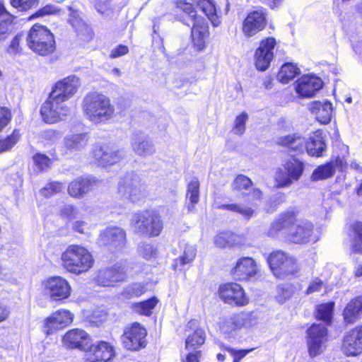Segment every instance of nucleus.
<instances>
[{
  "label": "nucleus",
  "instance_id": "f257e3e1",
  "mask_svg": "<svg viewBox=\"0 0 362 362\" xmlns=\"http://www.w3.org/2000/svg\"><path fill=\"white\" fill-rule=\"evenodd\" d=\"M80 85V79L76 76H69L55 83L40 109V114L45 122L56 123L69 114L70 109L66 101L74 96Z\"/></svg>",
  "mask_w": 362,
  "mask_h": 362
},
{
  "label": "nucleus",
  "instance_id": "f03ea898",
  "mask_svg": "<svg viewBox=\"0 0 362 362\" xmlns=\"http://www.w3.org/2000/svg\"><path fill=\"white\" fill-rule=\"evenodd\" d=\"M81 107L85 117L95 124H105L115 115V107L110 99L97 91L86 95Z\"/></svg>",
  "mask_w": 362,
  "mask_h": 362
},
{
  "label": "nucleus",
  "instance_id": "7ed1b4c3",
  "mask_svg": "<svg viewBox=\"0 0 362 362\" xmlns=\"http://www.w3.org/2000/svg\"><path fill=\"white\" fill-rule=\"evenodd\" d=\"M177 6L184 13L180 21L187 26L192 25V42L199 49H202L204 47L205 40L209 33L207 21L204 17L198 16L193 6L189 3L179 1Z\"/></svg>",
  "mask_w": 362,
  "mask_h": 362
},
{
  "label": "nucleus",
  "instance_id": "20e7f679",
  "mask_svg": "<svg viewBox=\"0 0 362 362\" xmlns=\"http://www.w3.org/2000/svg\"><path fill=\"white\" fill-rule=\"evenodd\" d=\"M62 266L69 272L80 274L93 267L94 259L91 253L80 245L67 247L61 257Z\"/></svg>",
  "mask_w": 362,
  "mask_h": 362
},
{
  "label": "nucleus",
  "instance_id": "39448f33",
  "mask_svg": "<svg viewBox=\"0 0 362 362\" xmlns=\"http://www.w3.org/2000/svg\"><path fill=\"white\" fill-rule=\"evenodd\" d=\"M130 226L134 233L149 238L158 236L163 228L160 215L148 210L134 214Z\"/></svg>",
  "mask_w": 362,
  "mask_h": 362
},
{
  "label": "nucleus",
  "instance_id": "423d86ee",
  "mask_svg": "<svg viewBox=\"0 0 362 362\" xmlns=\"http://www.w3.org/2000/svg\"><path fill=\"white\" fill-rule=\"evenodd\" d=\"M117 193L121 198L137 202L148 194L147 187L142 178L135 173H128L118 182Z\"/></svg>",
  "mask_w": 362,
  "mask_h": 362
},
{
  "label": "nucleus",
  "instance_id": "0eeeda50",
  "mask_svg": "<svg viewBox=\"0 0 362 362\" xmlns=\"http://www.w3.org/2000/svg\"><path fill=\"white\" fill-rule=\"evenodd\" d=\"M30 49L40 55L52 54L55 49L53 34L45 27L35 24L30 30L26 38Z\"/></svg>",
  "mask_w": 362,
  "mask_h": 362
},
{
  "label": "nucleus",
  "instance_id": "6e6552de",
  "mask_svg": "<svg viewBox=\"0 0 362 362\" xmlns=\"http://www.w3.org/2000/svg\"><path fill=\"white\" fill-rule=\"evenodd\" d=\"M304 163L291 158L284 162L281 168L276 169L274 180L278 187L284 188L298 181L304 172Z\"/></svg>",
  "mask_w": 362,
  "mask_h": 362
},
{
  "label": "nucleus",
  "instance_id": "1a4fd4ad",
  "mask_svg": "<svg viewBox=\"0 0 362 362\" xmlns=\"http://www.w3.org/2000/svg\"><path fill=\"white\" fill-rule=\"evenodd\" d=\"M267 262L273 274L278 278H284L297 271L296 259L281 250L271 253Z\"/></svg>",
  "mask_w": 362,
  "mask_h": 362
},
{
  "label": "nucleus",
  "instance_id": "9d476101",
  "mask_svg": "<svg viewBox=\"0 0 362 362\" xmlns=\"http://www.w3.org/2000/svg\"><path fill=\"white\" fill-rule=\"evenodd\" d=\"M127 235L124 229L117 226H110L104 229L98 238L100 246L106 247L112 252L123 249L126 245Z\"/></svg>",
  "mask_w": 362,
  "mask_h": 362
},
{
  "label": "nucleus",
  "instance_id": "9b49d317",
  "mask_svg": "<svg viewBox=\"0 0 362 362\" xmlns=\"http://www.w3.org/2000/svg\"><path fill=\"white\" fill-rule=\"evenodd\" d=\"M147 332L139 323L134 322L127 327L122 335L124 346L129 350H139L146 346Z\"/></svg>",
  "mask_w": 362,
  "mask_h": 362
},
{
  "label": "nucleus",
  "instance_id": "f8f14e48",
  "mask_svg": "<svg viewBox=\"0 0 362 362\" xmlns=\"http://www.w3.org/2000/svg\"><path fill=\"white\" fill-rule=\"evenodd\" d=\"M307 334L309 354L311 357H315L323 351V345L327 337V328L322 324H313L308 329Z\"/></svg>",
  "mask_w": 362,
  "mask_h": 362
},
{
  "label": "nucleus",
  "instance_id": "ddd939ff",
  "mask_svg": "<svg viewBox=\"0 0 362 362\" xmlns=\"http://www.w3.org/2000/svg\"><path fill=\"white\" fill-rule=\"evenodd\" d=\"M45 292L54 300L66 299L71 295L69 282L61 276H53L44 281Z\"/></svg>",
  "mask_w": 362,
  "mask_h": 362
},
{
  "label": "nucleus",
  "instance_id": "4468645a",
  "mask_svg": "<svg viewBox=\"0 0 362 362\" xmlns=\"http://www.w3.org/2000/svg\"><path fill=\"white\" fill-rule=\"evenodd\" d=\"M125 277V265L117 263L111 267L99 270L95 280L100 286H112L115 283L123 281Z\"/></svg>",
  "mask_w": 362,
  "mask_h": 362
},
{
  "label": "nucleus",
  "instance_id": "2eb2a0df",
  "mask_svg": "<svg viewBox=\"0 0 362 362\" xmlns=\"http://www.w3.org/2000/svg\"><path fill=\"white\" fill-rule=\"evenodd\" d=\"M298 223L296 213L293 210H288L279 214V217L271 223L267 234L272 237L277 235L279 233L288 235L291 229H293Z\"/></svg>",
  "mask_w": 362,
  "mask_h": 362
},
{
  "label": "nucleus",
  "instance_id": "dca6fc26",
  "mask_svg": "<svg viewBox=\"0 0 362 362\" xmlns=\"http://www.w3.org/2000/svg\"><path fill=\"white\" fill-rule=\"evenodd\" d=\"M341 349L347 356H356L362 353V325L344 335Z\"/></svg>",
  "mask_w": 362,
  "mask_h": 362
},
{
  "label": "nucleus",
  "instance_id": "f3484780",
  "mask_svg": "<svg viewBox=\"0 0 362 362\" xmlns=\"http://www.w3.org/2000/svg\"><path fill=\"white\" fill-rule=\"evenodd\" d=\"M265 9L259 8L250 12L243 23V33L248 37L262 30L266 26Z\"/></svg>",
  "mask_w": 362,
  "mask_h": 362
},
{
  "label": "nucleus",
  "instance_id": "a211bd4d",
  "mask_svg": "<svg viewBox=\"0 0 362 362\" xmlns=\"http://www.w3.org/2000/svg\"><path fill=\"white\" fill-rule=\"evenodd\" d=\"M91 343L89 334L83 329H73L62 338V344L68 349H76L86 351Z\"/></svg>",
  "mask_w": 362,
  "mask_h": 362
},
{
  "label": "nucleus",
  "instance_id": "6ab92c4d",
  "mask_svg": "<svg viewBox=\"0 0 362 362\" xmlns=\"http://www.w3.org/2000/svg\"><path fill=\"white\" fill-rule=\"evenodd\" d=\"M86 353L89 362H107L115 356L113 346L105 341L90 344Z\"/></svg>",
  "mask_w": 362,
  "mask_h": 362
},
{
  "label": "nucleus",
  "instance_id": "aec40b11",
  "mask_svg": "<svg viewBox=\"0 0 362 362\" xmlns=\"http://www.w3.org/2000/svg\"><path fill=\"white\" fill-rule=\"evenodd\" d=\"M219 295L221 298L228 304L245 305L247 303L243 289L238 284L229 283L221 286Z\"/></svg>",
  "mask_w": 362,
  "mask_h": 362
},
{
  "label": "nucleus",
  "instance_id": "412c9836",
  "mask_svg": "<svg viewBox=\"0 0 362 362\" xmlns=\"http://www.w3.org/2000/svg\"><path fill=\"white\" fill-rule=\"evenodd\" d=\"M74 315L67 310L59 309L45 320V332L48 335L63 329L73 321Z\"/></svg>",
  "mask_w": 362,
  "mask_h": 362
},
{
  "label": "nucleus",
  "instance_id": "4be33fe9",
  "mask_svg": "<svg viewBox=\"0 0 362 362\" xmlns=\"http://www.w3.org/2000/svg\"><path fill=\"white\" fill-rule=\"evenodd\" d=\"M93 156L99 165L105 166L118 163L124 158V152L108 146H95L93 150Z\"/></svg>",
  "mask_w": 362,
  "mask_h": 362
},
{
  "label": "nucleus",
  "instance_id": "5701e85b",
  "mask_svg": "<svg viewBox=\"0 0 362 362\" xmlns=\"http://www.w3.org/2000/svg\"><path fill=\"white\" fill-rule=\"evenodd\" d=\"M258 271L256 262L251 257L240 258L232 269V274L237 280H247L255 276Z\"/></svg>",
  "mask_w": 362,
  "mask_h": 362
},
{
  "label": "nucleus",
  "instance_id": "b1692460",
  "mask_svg": "<svg viewBox=\"0 0 362 362\" xmlns=\"http://www.w3.org/2000/svg\"><path fill=\"white\" fill-rule=\"evenodd\" d=\"M322 87V80L315 76L305 75L297 81L296 90L304 98L313 97Z\"/></svg>",
  "mask_w": 362,
  "mask_h": 362
},
{
  "label": "nucleus",
  "instance_id": "393cba45",
  "mask_svg": "<svg viewBox=\"0 0 362 362\" xmlns=\"http://www.w3.org/2000/svg\"><path fill=\"white\" fill-rule=\"evenodd\" d=\"M313 230V225L310 221H300L293 229H291L287 237L290 241L294 243H306L311 240Z\"/></svg>",
  "mask_w": 362,
  "mask_h": 362
},
{
  "label": "nucleus",
  "instance_id": "a878e982",
  "mask_svg": "<svg viewBox=\"0 0 362 362\" xmlns=\"http://www.w3.org/2000/svg\"><path fill=\"white\" fill-rule=\"evenodd\" d=\"M249 315L245 313L223 317L220 322L219 327L223 332L230 333L236 329L247 325Z\"/></svg>",
  "mask_w": 362,
  "mask_h": 362
},
{
  "label": "nucleus",
  "instance_id": "bb28decb",
  "mask_svg": "<svg viewBox=\"0 0 362 362\" xmlns=\"http://www.w3.org/2000/svg\"><path fill=\"white\" fill-rule=\"evenodd\" d=\"M310 111L315 115L317 121L321 124H328L332 115V104L327 101H313L310 104Z\"/></svg>",
  "mask_w": 362,
  "mask_h": 362
},
{
  "label": "nucleus",
  "instance_id": "cd10ccee",
  "mask_svg": "<svg viewBox=\"0 0 362 362\" xmlns=\"http://www.w3.org/2000/svg\"><path fill=\"white\" fill-rule=\"evenodd\" d=\"M88 144L86 134H74L66 136L64 139V155L76 153L85 148Z\"/></svg>",
  "mask_w": 362,
  "mask_h": 362
},
{
  "label": "nucleus",
  "instance_id": "c85d7f7f",
  "mask_svg": "<svg viewBox=\"0 0 362 362\" xmlns=\"http://www.w3.org/2000/svg\"><path fill=\"white\" fill-rule=\"evenodd\" d=\"M134 152L138 156L146 157L155 153L153 144L144 135H136L132 141Z\"/></svg>",
  "mask_w": 362,
  "mask_h": 362
},
{
  "label": "nucleus",
  "instance_id": "c756f323",
  "mask_svg": "<svg viewBox=\"0 0 362 362\" xmlns=\"http://www.w3.org/2000/svg\"><path fill=\"white\" fill-rule=\"evenodd\" d=\"M95 182V180L88 178H77L69 184L68 187L69 194L73 197H82L85 194L90 190Z\"/></svg>",
  "mask_w": 362,
  "mask_h": 362
},
{
  "label": "nucleus",
  "instance_id": "7c9ffc66",
  "mask_svg": "<svg viewBox=\"0 0 362 362\" xmlns=\"http://www.w3.org/2000/svg\"><path fill=\"white\" fill-rule=\"evenodd\" d=\"M362 315V296L351 300L344 310V319L346 323H354Z\"/></svg>",
  "mask_w": 362,
  "mask_h": 362
},
{
  "label": "nucleus",
  "instance_id": "2f4dec72",
  "mask_svg": "<svg viewBox=\"0 0 362 362\" xmlns=\"http://www.w3.org/2000/svg\"><path fill=\"white\" fill-rule=\"evenodd\" d=\"M326 150V144L320 133H315L306 141V151L311 156L320 157Z\"/></svg>",
  "mask_w": 362,
  "mask_h": 362
},
{
  "label": "nucleus",
  "instance_id": "473e14b6",
  "mask_svg": "<svg viewBox=\"0 0 362 362\" xmlns=\"http://www.w3.org/2000/svg\"><path fill=\"white\" fill-rule=\"evenodd\" d=\"M278 143L281 146H285L296 152H302L304 148L306 149L305 139L296 134L281 136L278 139Z\"/></svg>",
  "mask_w": 362,
  "mask_h": 362
},
{
  "label": "nucleus",
  "instance_id": "72a5a7b5",
  "mask_svg": "<svg viewBox=\"0 0 362 362\" xmlns=\"http://www.w3.org/2000/svg\"><path fill=\"white\" fill-rule=\"evenodd\" d=\"M349 235L354 252L362 254V222L356 221L351 223Z\"/></svg>",
  "mask_w": 362,
  "mask_h": 362
},
{
  "label": "nucleus",
  "instance_id": "f704fd0d",
  "mask_svg": "<svg viewBox=\"0 0 362 362\" xmlns=\"http://www.w3.org/2000/svg\"><path fill=\"white\" fill-rule=\"evenodd\" d=\"M199 187L200 184L197 177H194L187 185V198L189 202L186 204L188 212H192L195 205L199 201Z\"/></svg>",
  "mask_w": 362,
  "mask_h": 362
},
{
  "label": "nucleus",
  "instance_id": "c9c22d12",
  "mask_svg": "<svg viewBox=\"0 0 362 362\" xmlns=\"http://www.w3.org/2000/svg\"><path fill=\"white\" fill-rule=\"evenodd\" d=\"M13 16L0 4V41L4 40L12 31Z\"/></svg>",
  "mask_w": 362,
  "mask_h": 362
},
{
  "label": "nucleus",
  "instance_id": "e433bc0d",
  "mask_svg": "<svg viewBox=\"0 0 362 362\" xmlns=\"http://www.w3.org/2000/svg\"><path fill=\"white\" fill-rule=\"evenodd\" d=\"M192 1L200 7L214 26L216 27L220 24L212 0H192Z\"/></svg>",
  "mask_w": 362,
  "mask_h": 362
},
{
  "label": "nucleus",
  "instance_id": "4c0bfd02",
  "mask_svg": "<svg viewBox=\"0 0 362 362\" xmlns=\"http://www.w3.org/2000/svg\"><path fill=\"white\" fill-rule=\"evenodd\" d=\"M197 249L194 245H186L183 253L178 258L175 259L173 267L174 269L179 268L182 269V267L191 263L195 258Z\"/></svg>",
  "mask_w": 362,
  "mask_h": 362
},
{
  "label": "nucleus",
  "instance_id": "58836bf2",
  "mask_svg": "<svg viewBox=\"0 0 362 362\" xmlns=\"http://www.w3.org/2000/svg\"><path fill=\"white\" fill-rule=\"evenodd\" d=\"M300 74V69L292 63H286L281 67L278 73V80L282 83H288L296 76Z\"/></svg>",
  "mask_w": 362,
  "mask_h": 362
},
{
  "label": "nucleus",
  "instance_id": "ea45409f",
  "mask_svg": "<svg viewBox=\"0 0 362 362\" xmlns=\"http://www.w3.org/2000/svg\"><path fill=\"white\" fill-rule=\"evenodd\" d=\"M334 166L332 163H327L315 168L312 175L311 180L317 181L328 179L334 175Z\"/></svg>",
  "mask_w": 362,
  "mask_h": 362
},
{
  "label": "nucleus",
  "instance_id": "a19ab883",
  "mask_svg": "<svg viewBox=\"0 0 362 362\" xmlns=\"http://www.w3.org/2000/svg\"><path fill=\"white\" fill-rule=\"evenodd\" d=\"M296 288L291 284H282L276 288V299L279 303H284L289 300L296 293Z\"/></svg>",
  "mask_w": 362,
  "mask_h": 362
},
{
  "label": "nucleus",
  "instance_id": "79ce46f5",
  "mask_svg": "<svg viewBox=\"0 0 362 362\" xmlns=\"http://www.w3.org/2000/svg\"><path fill=\"white\" fill-rule=\"evenodd\" d=\"M146 291L145 286L141 283H133L124 288L121 296L124 298L131 299L139 297Z\"/></svg>",
  "mask_w": 362,
  "mask_h": 362
},
{
  "label": "nucleus",
  "instance_id": "37998d69",
  "mask_svg": "<svg viewBox=\"0 0 362 362\" xmlns=\"http://www.w3.org/2000/svg\"><path fill=\"white\" fill-rule=\"evenodd\" d=\"M205 341V334L202 329L197 328L192 334L187 337L185 341L186 348L197 349Z\"/></svg>",
  "mask_w": 362,
  "mask_h": 362
},
{
  "label": "nucleus",
  "instance_id": "c03bdc74",
  "mask_svg": "<svg viewBox=\"0 0 362 362\" xmlns=\"http://www.w3.org/2000/svg\"><path fill=\"white\" fill-rule=\"evenodd\" d=\"M157 303L158 300L156 298H152L143 302L134 303L132 305V309L140 315L148 316L151 314V310L155 308Z\"/></svg>",
  "mask_w": 362,
  "mask_h": 362
},
{
  "label": "nucleus",
  "instance_id": "a18cd8bd",
  "mask_svg": "<svg viewBox=\"0 0 362 362\" xmlns=\"http://www.w3.org/2000/svg\"><path fill=\"white\" fill-rule=\"evenodd\" d=\"M334 307V303L333 302H329L318 305L317 307L316 317L323 320L327 324L330 323Z\"/></svg>",
  "mask_w": 362,
  "mask_h": 362
},
{
  "label": "nucleus",
  "instance_id": "49530a36",
  "mask_svg": "<svg viewBox=\"0 0 362 362\" xmlns=\"http://www.w3.org/2000/svg\"><path fill=\"white\" fill-rule=\"evenodd\" d=\"M218 209L237 212L247 219H250L254 214V210L248 206H242L238 204H222L218 206Z\"/></svg>",
  "mask_w": 362,
  "mask_h": 362
},
{
  "label": "nucleus",
  "instance_id": "de8ad7c7",
  "mask_svg": "<svg viewBox=\"0 0 362 362\" xmlns=\"http://www.w3.org/2000/svg\"><path fill=\"white\" fill-rule=\"evenodd\" d=\"M255 66L259 71H264L267 70L273 57L271 55L262 53L261 50H256L255 54Z\"/></svg>",
  "mask_w": 362,
  "mask_h": 362
},
{
  "label": "nucleus",
  "instance_id": "09e8293b",
  "mask_svg": "<svg viewBox=\"0 0 362 362\" xmlns=\"http://www.w3.org/2000/svg\"><path fill=\"white\" fill-rule=\"evenodd\" d=\"M71 13L69 15V22L71 26L78 33H81L87 29V25L81 18L80 13L77 11H72L71 8H69Z\"/></svg>",
  "mask_w": 362,
  "mask_h": 362
},
{
  "label": "nucleus",
  "instance_id": "8fccbe9b",
  "mask_svg": "<svg viewBox=\"0 0 362 362\" xmlns=\"http://www.w3.org/2000/svg\"><path fill=\"white\" fill-rule=\"evenodd\" d=\"M248 120V115L245 112H243L238 115L234 121V126L232 132L234 134L242 136L246 129V123Z\"/></svg>",
  "mask_w": 362,
  "mask_h": 362
},
{
  "label": "nucleus",
  "instance_id": "3c124183",
  "mask_svg": "<svg viewBox=\"0 0 362 362\" xmlns=\"http://www.w3.org/2000/svg\"><path fill=\"white\" fill-rule=\"evenodd\" d=\"M21 134L18 130L15 129L11 135L4 139L0 140V153L11 149L18 141Z\"/></svg>",
  "mask_w": 362,
  "mask_h": 362
},
{
  "label": "nucleus",
  "instance_id": "603ef678",
  "mask_svg": "<svg viewBox=\"0 0 362 362\" xmlns=\"http://www.w3.org/2000/svg\"><path fill=\"white\" fill-rule=\"evenodd\" d=\"M252 185L251 180L243 175H238L232 183V188L233 191L243 192V190H248Z\"/></svg>",
  "mask_w": 362,
  "mask_h": 362
},
{
  "label": "nucleus",
  "instance_id": "864d4df0",
  "mask_svg": "<svg viewBox=\"0 0 362 362\" xmlns=\"http://www.w3.org/2000/svg\"><path fill=\"white\" fill-rule=\"evenodd\" d=\"M276 43L274 37H266L260 42L259 47L257 50H261L262 53L270 54L274 58V49Z\"/></svg>",
  "mask_w": 362,
  "mask_h": 362
},
{
  "label": "nucleus",
  "instance_id": "5fc2aeb1",
  "mask_svg": "<svg viewBox=\"0 0 362 362\" xmlns=\"http://www.w3.org/2000/svg\"><path fill=\"white\" fill-rule=\"evenodd\" d=\"M138 252L143 258L149 259L156 256V249L149 243H141L139 245Z\"/></svg>",
  "mask_w": 362,
  "mask_h": 362
},
{
  "label": "nucleus",
  "instance_id": "6e6d98bb",
  "mask_svg": "<svg viewBox=\"0 0 362 362\" xmlns=\"http://www.w3.org/2000/svg\"><path fill=\"white\" fill-rule=\"evenodd\" d=\"M64 188L63 185L59 182H52L46 185V186L41 189V194L45 197H49L54 194H57L62 191Z\"/></svg>",
  "mask_w": 362,
  "mask_h": 362
},
{
  "label": "nucleus",
  "instance_id": "4d7b16f0",
  "mask_svg": "<svg viewBox=\"0 0 362 362\" xmlns=\"http://www.w3.org/2000/svg\"><path fill=\"white\" fill-rule=\"evenodd\" d=\"M11 5L19 11H27L37 4V0H11Z\"/></svg>",
  "mask_w": 362,
  "mask_h": 362
},
{
  "label": "nucleus",
  "instance_id": "13d9d810",
  "mask_svg": "<svg viewBox=\"0 0 362 362\" xmlns=\"http://www.w3.org/2000/svg\"><path fill=\"white\" fill-rule=\"evenodd\" d=\"M11 119V110L6 107H0V132L8 125Z\"/></svg>",
  "mask_w": 362,
  "mask_h": 362
},
{
  "label": "nucleus",
  "instance_id": "bf43d9fd",
  "mask_svg": "<svg viewBox=\"0 0 362 362\" xmlns=\"http://www.w3.org/2000/svg\"><path fill=\"white\" fill-rule=\"evenodd\" d=\"M33 160L41 170L47 168L51 163L50 159L46 155L40 153L35 155Z\"/></svg>",
  "mask_w": 362,
  "mask_h": 362
},
{
  "label": "nucleus",
  "instance_id": "052dcab7",
  "mask_svg": "<svg viewBox=\"0 0 362 362\" xmlns=\"http://www.w3.org/2000/svg\"><path fill=\"white\" fill-rule=\"evenodd\" d=\"M63 216L69 219H74L78 216V210L73 205L66 204L61 209Z\"/></svg>",
  "mask_w": 362,
  "mask_h": 362
},
{
  "label": "nucleus",
  "instance_id": "680f3d73",
  "mask_svg": "<svg viewBox=\"0 0 362 362\" xmlns=\"http://www.w3.org/2000/svg\"><path fill=\"white\" fill-rule=\"evenodd\" d=\"M23 35L22 33L17 34L12 40L10 45L7 49L8 53L11 54H16L20 52V41L23 39Z\"/></svg>",
  "mask_w": 362,
  "mask_h": 362
},
{
  "label": "nucleus",
  "instance_id": "e2e57ef3",
  "mask_svg": "<svg viewBox=\"0 0 362 362\" xmlns=\"http://www.w3.org/2000/svg\"><path fill=\"white\" fill-rule=\"evenodd\" d=\"M323 286V281L318 278H315L310 283L308 288L305 291V294L310 295L315 292H319L321 291Z\"/></svg>",
  "mask_w": 362,
  "mask_h": 362
},
{
  "label": "nucleus",
  "instance_id": "0e129e2a",
  "mask_svg": "<svg viewBox=\"0 0 362 362\" xmlns=\"http://www.w3.org/2000/svg\"><path fill=\"white\" fill-rule=\"evenodd\" d=\"M226 350L233 357V362H240L250 351L249 349L236 350L232 348H227Z\"/></svg>",
  "mask_w": 362,
  "mask_h": 362
},
{
  "label": "nucleus",
  "instance_id": "69168bd1",
  "mask_svg": "<svg viewBox=\"0 0 362 362\" xmlns=\"http://www.w3.org/2000/svg\"><path fill=\"white\" fill-rule=\"evenodd\" d=\"M42 137L51 143H54L61 138V134L58 131L47 129L42 132Z\"/></svg>",
  "mask_w": 362,
  "mask_h": 362
},
{
  "label": "nucleus",
  "instance_id": "338daca9",
  "mask_svg": "<svg viewBox=\"0 0 362 362\" xmlns=\"http://www.w3.org/2000/svg\"><path fill=\"white\" fill-rule=\"evenodd\" d=\"M214 243L220 247H226L230 243V235L228 233H222L215 237Z\"/></svg>",
  "mask_w": 362,
  "mask_h": 362
},
{
  "label": "nucleus",
  "instance_id": "774afa93",
  "mask_svg": "<svg viewBox=\"0 0 362 362\" xmlns=\"http://www.w3.org/2000/svg\"><path fill=\"white\" fill-rule=\"evenodd\" d=\"M129 52V49L127 46L120 45L117 46V47L114 48L110 53V58H117L119 57H122L126 54H127Z\"/></svg>",
  "mask_w": 362,
  "mask_h": 362
}]
</instances>
